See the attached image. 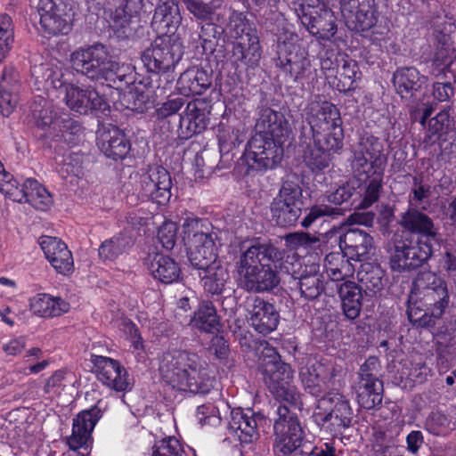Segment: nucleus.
<instances>
[{
    "label": "nucleus",
    "mask_w": 456,
    "mask_h": 456,
    "mask_svg": "<svg viewBox=\"0 0 456 456\" xmlns=\"http://www.w3.org/2000/svg\"><path fill=\"white\" fill-rule=\"evenodd\" d=\"M282 252L270 242L253 240L242 243L236 262L239 286L253 293L267 292L277 287L280 277L277 268H284L280 261Z\"/></svg>",
    "instance_id": "1"
},
{
    "label": "nucleus",
    "mask_w": 456,
    "mask_h": 456,
    "mask_svg": "<svg viewBox=\"0 0 456 456\" xmlns=\"http://www.w3.org/2000/svg\"><path fill=\"white\" fill-rule=\"evenodd\" d=\"M159 370L161 379L178 390L206 394L213 387L208 363L192 352L167 350L161 356Z\"/></svg>",
    "instance_id": "2"
},
{
    "label": "nucleus",
    "mask_w": 456,
    "mask_h": 456,
    "mask_svg": "<svg viewBox=\"0 0 456 456\" xmlns=\"http://www.w3.org/2000/svg\"><path fill=\"white\" fill-rule=\"evenodd\" d=\"M447 282L436 273L422 272L415 278L408 300L409 320L419 326L435 325L449 305Z\"/></svg>",
    "instance_id": "3"
},
{
    "label": "nucleus",
    "mask_w": 456,
    "mask_h": 456,
    "mask_svg": "<svg viewBox=\"0 0 456 456\" xmlns=\"http://www.w3.org/2000/svg\"><path fill=\"white\" fill-rule=\"evenodd\" d=\"M259 369L270 392L277 400L301 408V395L293 385V370L289 364L281 362L274 348L265 347L263 350Z\"/></svg>",
    "instance_id": "4"
},
{
    "label": "nucleus",
    "mask_w": 456,
    "mask_h": 456,
    "mask_svg": "<svg viewBox=\"0 0 456 456\" xmlns=\"http://www.w3.org/2000/svg\"><path fill=\"white\" fill-rule=\"evenodd\" d=\"M183 240L194 268H207L218 261V236L207 220L186 219L183 224Z\"/></svg>",
    "instance_id": "5"
},
{
    "label": "nucleus",
    "mask_w": 456,
    "mask_h": 456,
    "mask_svg": "<svg viewBox=\"0 0 456 456\" xmlns=\"http://www.w3.org/2000/svg\"><path fill=\"white\" fill-rule=\"evenodd\" d=\"M44 69V78L47 86L64 93V102L67 106L80 114H86L91 110H105V99L93 87H80L68 83L63 72L59 69L41 68Z\"/></svg>",
    "instance_id": "6"
},
{
    "label": "nucleus",
    "mask_w": 456,
    "mask_h": 456,
    "mask_svg": "<svg viewBox=\"0 0 456 456\" xmlns=\"http://www.w3.org/2000/svg\"><path fill=\"white\" fill-rule=\"evenodd\" d=\"M308 136L333 140L334 147L344 141L342 119L338 109L326 101H312L305 112Z\"/></svg>",
    "instance_id": "7"
},
{
    "label": "nucleus",
    "mask_w": 456,
    "mask_h": 456,
    "mask_svg": "<svg viewBox=\"0 0 456 456\" xmlns=\"http://www.w3.org/2000/svg\"><path fill=\"white\" fill-rule=\"evenodd\" d=\"M73 69L91 80L111 79L118 69V64L113 61L102 45H94L87 48H79L70 55Z\"/></svg>",
    "instance_id": "8"
},
{
    "label": "nucleus",
    "mask_w": 456,
    "mask_h": 456,
    "mask_svg": "<svg viewBox=\"0 0 456 456\" xmlns=\"http://www.w3.org/2000/svg\"><path fill=\"white\" fill-rule=\"evenodd\" d=\"M433 254V244L416 240L411 235L395 234L390 255V266L405 272L421 266Z\"/></svg>",
    "instance_id": "9"
},
{
    "label": "nucleus",
    "mask_w": 456,
    "mask_h": 456,
    "mask_svg": "<svg viewBox=\"0 0 456 456\" xmlns=\"http://www.w3.org/2000/svg\"><path fill=\"white\" fill-rule=\"evenodd\" d=\"M295 12L302 24L313 35L322 40H330L337 32L333 12L320 0H302Z\"/></svg>",
    "instance_id": "10"
},
{
    "label": "nucleus",
    "mask_w": 456,
    "mask_h": 456,
    "mask_svg": "<svg viewBox=\"0 0 456 456\" xmlns=\"http://www.w3.org/2000/svg\"><path fill=\"white\" fill-rule=\"evenodd\" d=\"M276 412L278 419L273 425L276 436L274 452L277 456H290L302 445L303 430L297 418L290 412L288 406L279 405Z\"/></svg>",
    "instance_id": "11"
},
{
    "label": "nucleus",
    "mask_w": 456,
    "mask_h": 456,
    "mask_svg": "<svg viewBox=\"0 0 456 456\" xmlns=\"http://www.w3.org/2000/svg\"><path fill=\"white\" fill-rule=\"evenodd\" d=\"M37 10L42 30L48 36L68 34L74 18L72 4L66 0H39Z\"/></svg>",
    "instance_id": "12"
},
{
    "label": "nucleus",
    "mask_w": 456,
    "mask_h": 456,
    "mask_svg": "<svg viewBox=\"0 0 456 456\" xmlns=\"http://www.w3.org/2000/svg\"><path fill=\"white\" fill-rule=\"evenodd\" d=\"M183 54L182 44L169 37H158L142 53V61L150 72H167Z\"/></svg>",
    "instance_id": "13"
},
{
    "label": "nucleus",
    "mask_w": 456,
    "mask_h": 456,
    "mask_svg": "<svg viewBox=\"0 0 456 456\" xmlns=\"http://www.w3.org/2000/svg\"><path fill=\"white\" fill-rule=\"evenodd\" d=\"M386 164L383 142L379 138L363 136L354 146L351 167L355 175L384 171Z\"/></svg>",
    "instance_id": "14"
},
{
    "label": "nucleus",
    "mask_w": 456,
    "mask_h": 456,
    "mask_svg": "<svg viewBox=\"0 0 456 456\" xmlns=\"http://www.w3.org/2000/svg\"><path fill=\"white\" fill-rule=\"evenodd\" d=\"M379 362L376 357H369L361 365L358 381L354 389L359 405L371 410L381 404L383 400V382L379 379Z\"/></svg>",
    "instance_id": "15"
},
{
    "label": "nucleus",
    "mask_w": 456,
    "mask_h": 456,
    "mask_svg": "<svg viewBox=\"0 0 456 456\" xmlns=\"http://www.w3.org/2000/svg\"><path fill=\"white\" fill-rule=\"evenodd\" d=\"M315 421L331 431L348 428L353 419V410L349 401L340 394H331L318 401L314 411Z\"/></svg>",
    "instance_id": "16"
},
{
    "label": "nucleus",
    "mask_w": 456,
    "mask_h": 456,
    "mask_svg": "<svg viewBox=\"0 0 456 456\" xmlns=\"http://www.w3.org/2000/svg\"><path fill=\"white\" fill-rule=\"evenodd\" d=\"M284 142L256 131L247 144L248 165L257 170L273 168L282 159Z\"/></svg>",
    "instance_id": "17"
},
{
    "label": "nucleus",
    "mask_w": 456,
    "mask_h": 456,
    "mask_svg": "<svg viewBox=\"0 0 456 456\" xmlns=\"http://www.w3.org/2000/svg\"><path fill=\"white\" fill-rule=\"evenodd\" d=\"M340 9L346 27L355 32H365L378 21L375 0H340Z\"/></svg>",
    "instance_id": "18"
},
{
    "label": "nucleus",
    "mask_w": 456,
    "mask_h": 456,
    "mask_svg": "<svg viewBox=\"0 0 456 456\" xmlns=\"http://www.w3.org/2000/svg\"><path fill=\"white\" fill-rule=\"evenodd\" d=\"M300 140L305 144L303 160L312 171L327 168L331 161V155L339 153L344 146L343 142L336 148L333 146V140L308 136L305 126H302Z\"/></svg>",
    "instance_id": "19"
},
{
    "label": "nucleus",
    "mask_w": 456,
    "mask_h": 456,
    "mask_svg": "<svg viewBox=\"0 0 456 456\" xmlns=\"http://www.w3.org/2000/svg\"><path fill=\"white\" fill-rule=\"evenodd\" d=\"M172 181L168 171L159 166L150 167L140 178L139 195L143 200L159 205L167 203L171 197Z\"/></svg>",
    "instance_id": "20"
},
{
    "label": "nucleus",
    "mask_w": 456,
    "mask_h": 456,
    "mask_svg": "<svg viewBox=\"0 0 456 456\" xmlns=\"http://www.w3.org/2000/svg\"><path fill=\"white\" fill-rule=\"evenodd\" d=\"M284 269L290 274L305 299L314 300L324 291L322 277L317 265H305L304 267L300 265L298 268V262L286 261Z\"/></svg>",
    "instance_id": "21"
},
{
    "label": "nucleus",
    "mask_w": 456,
    "mask_h": 456,
    "mask_svg": "<svg viewBox=\"0 0 456 456\" xmlns=\"http://www.w3.org/2000/svg\"><path fill=\"white\" fill-rule=\"evenodd\" d=\"M399 224L408 232L405 235H411L416 240L438 245L442 240L439 228L433 219L418 209H408L401 216Z\"/></svg>",
    "instance_id": "22"
},
{
    "label": "nucleus",
    "mask_w": 456,
    "mask_h": 456,
    "mask_svg": "<svg viewBox=\"0 0 456 456\" xmlns=\"http://www.w3.org/2000/svg\"><path fill=\"white\" fill-rule=\"evenodd\" d=\"M210 106L206 101L195 99L190 102L180 116L176 134L181 139H188L203 132L208 124Z\"/></svg>",
    "instance_id": "23"
},
{
    "label": "nucleus",
    "mask_w": 456,
    "mask_h": 456,
    "mask_svg": "<svg viewBox=\"0 0 456 456\" xmlns=\"http://www.w3.org/2000/svg\"><path fill=\"white\" fill-rule=\"evenodd\" d=\"M247 304L248 321L256 331L267 335L277 329L280 313L273 303L254 296L248 299Z\"/></svg>",
    "instance_id": "24"
},
{
    "label": "nucleus",
    "mask_w": 456,
    "mask_h": 456,
    "mask_svg": "<svg viewBox=\"0 0 456 456\" xmlns=\"http://www.w3.org/2000/svg\"><path fill=\"white\" fill-rule=\"evenodd\" d=\"M354 192V187L349 183H346L339 186L336 191L328 193L326 195L327 200L330 203L334 204L335 207L326 204L313 206L307 216L302 220V226L307 228L320 218H335L338 216L344 215L345 209L338 206L347 202L353 196Z\"/></svg>",
    "instance_id": "25"
},
{
    "label": "nucleus",
    "mask_w": 456,
    "mask_h": 456,
    "mask_svg": "<svg viewBox=\"0 0 456 456\" xmlns=\"http://www.w3.org/2000/svg\"><path fill=\"white\" fill-rule=\"evenodd\" d=\"M101 417V410L97 406L77 415L73 419L72 433L67 438V444L71 450L76 451L89 444L92 431Z\"/></svg>",
    "instance_id": "26"
},
{
    "label": "nucleus",
    "mask_w": 456,
    "mask_h": 456,
    "mask_svg": "<svg viewBox=\"0 0 456 456\" xmlns=\"http://www.w3.org/2000/svg\"><path fill=\"white\" fill-rule=\"evenodd\" d=\"M39 245L52 266L61 274L73 272L74 263L71 252L60 239L52 236H41Z\"/></svg>",
    "instance_id": "27"
},
{
    "label": "nucleus",
    "mask_w": 456,
    "mask_h": 456,
    "mask_svg": "<svg viewBox=\"0 0 456 456\" xmlns=\"http://www.w3.org/2000/svg\"><path fill=\"white\" fill-rule=\"evenodd\" d=\"M93 362L96 368L97 379L105 386L116 391H125L129 386L126 370L120 363L109 357L95 355Z\"/></svg>",
    "instance_id": "28"
},
{
    "label": "nucleus",
    "mask_w": 456,
    "mask_h": 456,
    "mask_svg": "<svg viewBox=\"0 0 456 456\" xmlns=\"http://www.w3.org/2000/svg\"><path fill=\"white\" fill-rule=\"evenodd\" d=\"M338 244L348 258L361 261L370 253L373 240L366 232L351 228L343 234H339Z\"/></svg>",
    "instance_id": "29"
},
{
    "label": "nucleus",
    "mask_w": 456,
    "mask_h": 456,
    "mask_svg": "<svg viewBox=\"0 0 456 456\" xmlns=\"http://www.w3.org/2000/svg\"><path fill=\"white\" fill-rule=\"evenodd\" d=\"M256 131L283 142H286L291 134L289 122L284 115L271 108L261 110L256 124Z\"/></svg>",
    "instance_id": "30"
},
{
    "label": "nucleus",
    "mask_w": 456,
    "mask_h": 456,
    "mask_svg": "<svg viewBox=\"0 0 456 456\" xmlns=\"http://www.w3.org/2000/svg\"><path fill=\"white\" fill-rule=\"evenodd\" d=\"M97 145L106 157L114 160L124 159L130 150L125 134L114 126L100 132Z\"/></svg>",
    "instance_id": "31"
},
{
    "label": "nucleus",
    "mask_w": 456,
    "mask_h": 456,
    "mask_svg": "<svg viewBox=\"0 0 456 456\" xmlns=\"http://www.w3.org/2000/svg\"><path fill=\"white\" fill-rule=\"evenodd\" d=\"M210 75L199 67H191L183 71L177 80V90L184 96L200 95L211 86Z\"/></svg>",
    "instance_id": "32"
},
{
    "label": "nucleus",
    "mask_w": 456,
    "mask_h": 456,
    "mask_svg": "<svg viewBox=\"0 0 456 456\" xmlns=\"http://www.w3.org/2000/svg\"><path fill=\"white\" fill-rule=\"evenodd\" d=\"M145 265L154 279L170 284L177 281L181 270L175 260L162 254H150L145 259Z\"/></svg>",
    "instance_id": "33"
},
{
    "label": "nucleus",
    "mask_w": 456,
    "mask_h": 456,
    "mask_svg": "<svg viewBox=\"0 0 456 456\" xmlns=\"http://www.w3.org/2000/svg\"><path fill=\"white\" fill-rule=\"evenodd\" d=\"M286 54H281L277 65L286 73H289L294 80L305 77V70L310 67L306 51L300 45L286 46Z\"/></svg>",
    "instance_id": "34"
},
{
    "label": "nucleus",
    "mask_w": 456,
    "mask_h": 456,
    "mask_svg": "<svg viewBox=\"0 0 456 456\" xmlns=\"http://www.w3.org/2000/svg\"><path fill=\"white\" fill-rule=\"evenodd\" d=\"M182 21L178 5L174 3H162L154 12L151 20L153 29L161 35L174 34Z\"/></svg>",
    "instance_id": "35"
},
{
    "label": "nucleus",
    "mask_w": 456,
    "mask_h": 456,
    "mask_svg": "<svg viewBox=\"0 0 456 456\" xmlns=\"http://www.w3.org/2000/svg\"><path fill=\"white\" fill-rule=\"evenodd\" d=\"M427 81L428 78L413 67L400 68L393 75V83L396 93L405 99L411 98L414 93L420 90Z\"/></svg>",
    "instance_id": "36"
},
{
    "label": "nucleus",
    "mask_w": 456,
    "mask_h": 456,
    "mask_svg": "<svg viewBox=\"0 0 456 456\" xmlns=\"http://www.w3.org/2000/svg\"><path fill=\"white\" fill-rule=\"evenodd\" d=\"M262 50L258 37H252L246 42L232 43V61L236 68L254 69L259 65Z\"/></svg>",
    "instance_id": "37"
},
{
    "label": "nucleus",
    "mask_w": 456,
    "mask_h": 456,
    "mask_svg": "<svg viewBox=\"0 0 456 456\" xmlns=\"http://www.w3.org/2000/svg\"><path fill=\"white\" fill-rule=\"evenodd\" d=\"M357 278L366 297H374L380 293L387 283L385 271L379 264L370 262L361 265Z\"/></svg>",
    "instance_id": "38"
},
{
    "label": "nucleus",
    "mask_w": 456,
    "mask_h": 456,
    "mask_svg": "<svg viewBox=\"0 0 456 456\" xmlns=\"http://www.w3.org/2000/svg\"><path fill=\"white\" fill-rule=\"evenodd\" d=\"M139 21L135 3L127 1L110 14V26L119 38L128 37L134 30L133 25Z\"/></svg>",
    "instance_id": "39"
},
{
    "label": "nucleus",
    "mask_w": 456,
    "mask_h": 456,
    "mask_svg": "<svg viewBox=\"0 0 456 456\" xmlns=\"http://www.w3.org/2000/svg\"><path fill=\"white\" fill-rule=\"evenodd\" d=\"M202 273H199L201 279L203 289L210 295H220L225 289L230 281V274L221 261L214 262L207 268H197Z\"/></svg>",
    "instance_id": "40"
},
{
    "label": "nucleus",
    "mask_w": 456,
    "mask_h": 456,
    "mask_svg": "<svg viewBox=\"0 0 456 456\" xmlns=\"http://www.w3.org/2000/svg\"><path fill=\"white\" fill-rule=\"evenodd\" d=\"M337 289L345 316L348 320L356 319L360 315L363 299L362 288L354 281H346L338 284Z\"/></svg>",
    "instance_id": "41"
},
{
    "label": "nucleus",
    "mask_w": 456,
    "mask_h": 456,
    "mask_svg": "<svg viewBox=\"0 0 456 456\" xmlns=\"http://www.w3.org/2000/svg\"><path fill=\"white\" fill-rule=\"evenodd\" d=\"M31 311L40 317L59 316L69 310V304L61 297L38 294L30 299Z\"/></svg>",
    "instance_id": "42"
},
{
    "label": "nucleus",
    "mask_w": 456,
    "mask_h": 456,
    "mask_svg": "<svg viewBox=\"0 0 456 456\" xmlns=\"http://www.w3.org/2000/svg\"><path fill=\"white\" fill-rule=\"evenodd\" d=\"M229 427L237 434L241 442L251 443L257 437L256 417L249 416L241 410L232 411Z\"/></svg>",
    "instance_id": "43"
},
{
    "label": "nucleus",
    "mask_w": 456,
    "mask_h": 456,
    "mask_svg": "<svg viewBox=\"0 0 456 456\" xmlns=\"http://www.w3.org/2000/svg\"><path fill=\"white\" fill-rule=\"evenodd\" d=\"M23 202L30 204L35 208L45 211L52 205V196L49 191L35 179H27L23 183Z\"/></svg>",
    "instance_id": "44"
},
{
    "label": "nucleus",
    "mask_w": 456,
    "mask_h": 456,
    "mask_svg": "<svg viewBox=\"0 0 456 456\" xmlns=\"http://www.w3.org/2000/svg\"><path fill=\"white\" fill-rule=\"evenodd\" d=\"M15 75L12 70L6 69L1 77L0 80V112L4 117H9L19 102L20 85H12L7 81V76Z\"/></svg>",
    "instance_id": "45"
},
{
    "label": "nucleus",
    "mask_w": 456,
    "mask_h": 456,
    "mask_svg": "<svg viewBox=\"0 0 456 456\" xmlns=\"http://www.w3.org/2000/svg\"><path fill=\"white\" fill-rule=\"evenodd\" d=\"M56 115L53 106L42 97L37 98L30 105L29 122L40 129L55 126Z\"/></svg>",
    "instance_id": "46"
},
{
    "label": "nucleus",
    "mask_w": 456,
    "mask_h": 456,
    "mask_svg": "<svg viewBox=\"0 0 456 456\" xmlns=\"http://www.w3.org/2000/svg\"><path fill=\"white\" fill-rule=\"evenodd\" d=\"M192 325L200 330L212 333L218 330L219 318L210 301H203L191 319Z\"/></svg>",
    "instance_id": "47"
},
{
    "label": "nucleus",
    "mask_w": 456,
    "mask_h": 456,
    "mask_svg": "<svg viewBox=\"0 0 456 456\" xmlns=\"http://www.w3.org/2000/svg\"><path fill=\"white\" fill-rule=\"evenodd\" d=\"M226 32L233 43L246 42L249 37H258L241 12H233L229 17Z\"/></svg>",
    "instance_id": "48"
},
{
    "label": "nucleus",
    "mask_w": 456,
    "mask_h": 456,
    "mask_svg": "<svg viewBox=\"0 0 456 456\" xmlns=\"http://www.w3.org/2000/svg\"><path fill=\"white\" fill-rule=\"evenodd\" d=\"M328 276L336 281H342L353 273V267L345 253H330L324 259Z\"/></svg>",
    "instance_id": "49"
},
{
    "label": "nucleus",
    "mask_w": 456,
    "mask_h": 456,
    "mask_svg": "<svg viewBox=\"0 0 456 456\" xmlns=\"http://www.w3.org/2000/svg\"><path fill=\"white\" fill-rule=\"evenodd\" d=\"M322 366L320 363L308 361L301 367L299 371V376L305 388L314 396H319L322 394Z\"/></svg>",
    "instance_id": "50"
},
{
    "label": "nucleus",
    "mask_w": 456,
    "mask_h": 456,
    "mask_svg": "<svg viewBox=\"0 0 456 456\" xmlns=\"http://www.w3.org/2000/svg\"><path fill=\"white\" fill-rule=\"evenodd\" d=\"M364 175L367 178V184L363 193L362 200L359 205L361 208H368L373 203L378 201L382 191L384 171H378Z\"/></svg>",
    "instance_id": "51"
},
{
    "label": "nucleus",
    "mask_w": 456,
    "mask_h": 456,
    "mask_svg": "<svg viewBox=\"0 0 456 456\" xmlns=\"http://www.w3.org/2000/svg\"><path fill=\"white\" fill-rule=\"evenodd\" d=\"M130 246V238L118 234L102 243L99 248V255L102 258L113 260L123 254Z\"/></svg>",
    "instance_id": "52"
},
{
    "label": "nucleus",
    "mask_w": 456,
    "mask_h": 456,
    "mask_svg": "<svg viewBox=\"0 0 456 456\" xmlns=\"http://www.w3.org/2000/svg\"><path fill=\"white\" fill-rule=\"evenodd\" d=\"M271 209L277 223L282 226L294 224L301 213L300 206L285 204L281 200H273Z\"/></svg>",
    "instance_id": "53"
},
{
    "label": "nucleus",
    "mask_w": 456,
    "mask_h": 456,
    "mask_svg": "<svg viewBox=\"0 0 456 456\" xmlns=\"http://www.w3.org/2000/svg\"><path fill=\"white\" fill-rule=\"evenodd\" d=\"M121 104L128 110L137 112H143L149 102L148 96L138 90H130L122 94Z\"/></svg>",
    "instance_id": "54"
},
{
    "label": "nucleus",
    "mask_w": 456,
    "mask_h": 456,
    "mask_svg": "<svg viewBox=\"0 0 456 456\" xmlns=\"http://www.w3.org/2000/svg\"><path fill=\"white\" fill-rule=\"evenodd\" d=\"M57 126L66 141H73V136L82 133L80 123L70 118L69 114H63L56 119L54 127Z\"/></svg>",
    "instance_id": "55"
},
{
    "label": "nucleus",
    "mask_w": 456,
    "mask_h": 456,
    "mask_svg": "<svg viewBox=\"0 0 456 456\" xmlns=\"http://www.w3.org/2000/svg\"><path fill=\"white\" fill-rule=\"evenodd\" d=\"M186 9L196 19L200 20H209L215 12L211 4L203 2L202 0H182Z\"/></svg>",
    "instance_id": "56"
},
{
    "label": "nucleus",
    "mask_w": 456,
    "mask_h": 456,
    "mask_svg": "<svg viewBox=\"0 0 456 456\" xmlns=\"http://www.w3.org/2000/svg\"><path fill=\"white\" fill-rule=\"evenodd\" d=\"M451 421L448 417L440 411L432 412L426 419L427 430L436 436L441 435L444 431L452 429Z\"/></svg>",
    "instance_id": "57"
},
{
    "label": "nucleus",
    "mask_w": 456,
    "mask_h": 456,
    "mask_svg": "<svg viewBox=\"0 0 456 456\" xmlns=\"http://www.w3.org/2000/svg\"><path fill=\"white\" fill-rule=\"evenodd\" d=\"M183 451L178 440L168 437L159 441L154 447L152 456H183Z\"/></svg>",
    "instance_id": "58"
},
{
    "label": "nucleus",
    "mask_w": 456,
    "mask_h": 456,
    "mask_svg": "<svg viewBox=\"0 0 456 456\" xmlns=\"http://www.w3.org/2000/svg\"><path fill=\"white\" fill-rule=\"evenodd\" d=\"M302 195L301 188L290 182H285L281 190L279 196L274 200H281L282 203L289 205L300 206L299 199Z\"/></svg>",
    "instance_id": "59"
},
{
    "label": "nucleus",
    "mask_w": 456,
    "mask_h": 456,
    "mask_svg": "<svg viewBox=\"0 0 456 456\" xmlns=\"http://www.w3.org/2000/svg\"><path fill=\"white\" fill-rule=\"evenodd\" d=\"M358 67L354 61L343 60V63L337 71L339 80L343 83L344 86L348 89L353 87V84L356 79Z\"/></svg>",
    "instance_id": "60"
},
{
    "label": "nucleus",
    "mask_w": 456,
    "mask_h": 456,
    "mask_svg": "<svg viewBox=\"0 0 456 456\" xmlns=\"http://www.w3.org/2000/svg\"><path fill=\"white\" fill-rule=\"evenodd\" d=\"M320 239L307 232H293L285 236L287 245L292 248L299 247L310 248L319 242Z\"/></svg>",
    "instance_id": "61"
},
{
    "label": "nucleus",
    "mask_w": 456,
    "mask_h": 456,
    "mask_svg": "<svg viewBox=\"0 0 456 456\" xmlns=\"http://www.w3.org/2000/svg\"><path fill=\"white\" fill-rule=\"evenodd\" d=\"M177 225L174 222H165L159 228L158 238L163 248L172 249L175 244Z\"/></svg>",
    "instance_id": "62"
},
{
    "label": "nucleus",
    "mask_w": 456,
    "mask_h": 456,
    "mask_svg": "<svg viewBox=\"0 0 456 456\" xmlns=\"http://www.w3.org/2000/svg\"><path fill=\"white\" fill-rule=\"evenodd\" d=\"M450 125V115L447 111L443 110L436 114L428 121V131L430 134L429 139L432 135H440L446 131Z\"/></svg>",
    "instance_id": "63"
},
{
    "label": "nucleus",
    "mask_w": 456,
    "mask_h": 456,
    "mask_svg": "<svg viewBox=\"0 0 456 456\" xmlns=\"http://www.w3.org/2000/svg\"><path fill=\"white\" fill-rule=\"evenodd\" d=\"M0 191L13 201L23 202V184L20 186L19 183L13 178L6 183H2L0 184Z\"/></svg>",
    "instance_id": "64"
}]
</instances>
